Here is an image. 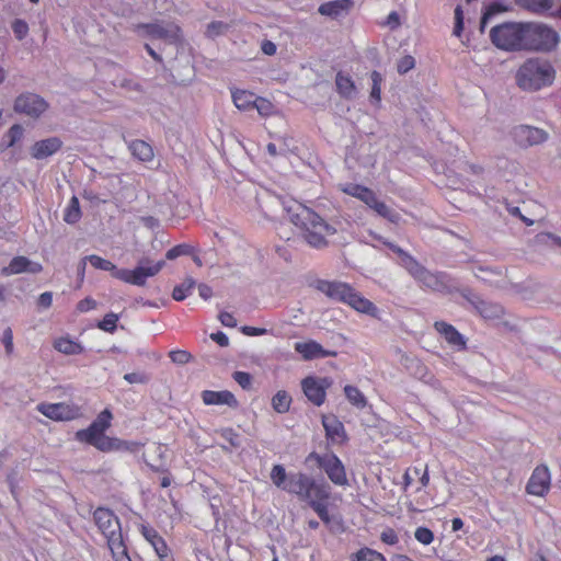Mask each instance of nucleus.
I'll return each instance as SVG.
<instances>
[{
  "label": "nucleus",
  "instance_id": "f257e3e1",
  "mask_svg": "<svg viewBox=\"0 0 561 561\" xmlns=\"http://www.w3.org/2000/svg\"><path fill=\"white\" fill-rule=\"evenodd\" d=\"M271 481L276 489L308 504L318 514L321 522L325 524L331 522L329 514L331 490L327 482L318 481L302 471L288 473L280 463L273 465Z\"/></svg>",
  "mask_w": 561,
  "mask_h": 561
},
{
  "label": "nucleus",
  "instance_id": "f03ea898",
  "mask_svg": "<svg viewBox=\"0 0 561 561\" xmlns=\"http://www.w3.org/2000/svg\"><path fill=\"white\" fill-rule=\"evenodd\" d=\"M317 289L329 299H334L350 306L359 313L378 317V308L373 301L364 297L354 287L345 282L319 280Z\"/></svg>",
  "mask_w": 561,
  "mask_h": 561
},
{
  "label": "nucleus",
  "instance_id": "7ed1b4c3",
  "mask_svg": "<svg viewBox=\"0 0 561 561\" xmlns=\"http://www.w3.org/2000/svg\"><path fill=\"white\" fill-rule=\"evenodd\" d=\"M294 224L300 228L304 241L313 249L327 248L328 237L336 233L334 226L308 207H302L294 217Z\"/></svg>",
  "mask_w": 561,
  "mask_h": 561
},
{
  "label": "nucleus",
  "instance_id": "20e7f679",
  "mask_svg": "<svg viewBox=\"0 0 561 561\" xmlns=\"http://www.w3.org/2000/svg\"><path fill=\"white\" fill-rule=\"evenodd\" d=\"M94 523L106 540L114 561H131L123 540L122 526L116 515L105 507H98L93 513Z\"/></svg>",
  "mask_w": 561,
  "mask_h": 561
},
{
  "label": "nucleus",
  "instance_id": "39448f33",
  "mask_svg": "<svg viewBox=\"0 0 561 561\" xmlns=\"http://www.w3.org/2000/svg\"><path fill=\"white\" fill-rule=\"evenodd\" d=\"M556 70L547 59L531 58L517 69L516 84L524 91H539L553 83Z\"/></svg>",
  "mask_w": 561,
  "mask_h": 561
},
{
  "label": "nucleus",
  "instance_id": "423d86ee",
  "mask_svg": "<svg viewBox=\"0 0 561 561\" xmlns=\"http://www.w3.org/2000/svg\"><path fill=\"white\" fill-rule=\"evenodd\" d=\"M112 412L108 411V409H104L85 430H78L76 432V439L87 445H91L103 453L119 448L118 439L111 438L105 435V431L112 425Z\"/></svg>",
  "mask_w": 561,
  "mask_h": 561
},
{
  "label": "nucleus",
  "instance_id": "0eeeda50",
  "mask_svg": "<svg viewBox=\"0 0 561 561\" xmlns=\"http://www.w3.org/2000/svg\"><path fill=\"white\" fill-rule=\"evenodd\" d=\"M560 43V36L548 25L536 22L524 24L523 51H552Z\"/></svg>",
  "mask_w": 561,
  "mask_h": 561
},
{
  "label": "nucleus",
  "instance_id": "6e6552de",
  "mask_svg": "<svg viewBox=\"0 0 561 561\" xmlns=\"http://www.w3.org/2000/svg\"><path fill=\"white\" fill-rule=\"evenodd\" d=\"M524 24L522 22H505L491 27L490 42L504 51H523Z\"/></svg>",
  "mask_w": 561,
  "mask_h": 561
},
{
  "label": "nucleus",
  "instance_id": "1a4fd4ad",
  "mask_svg": "<svg viewBox=\"0 0 561 561\" xmlns=\"http://www.w3.org/2000/svg\"><path fill=\"white\" fill-rule=\"evenodd\" d=\"M316 463L319 469L325 471L328 479L337 486L348 484L345 466L334 453L319 455L312 451L305 458V463Z\"/></svg>",
  "mask_w": 561,
  "mask_h": 561
},
{
  "label": "nucleus",
  "instance_id": "9d476101",
  "mask_svg": "<svg viewBox=\"0 0 561 561\" xmlns=\"http://www.w3.org/2000/svg\"><path fill=\"white\" fill-rule=\"evenodd\" d=\"M37 411L55 422H69L82 416V409L75 403H39Z\"/></svg>",
  "mask_w": 561,
  "mask_h": 561
},
{
  "label": "nucleus",
  "instance_id": "9b49d317",
  "mask_svg": "<svg viewBox=\"0 0 561 561\" xmlns=\"http://www.w3.org/2000/svg\"><path fill=\"white\" fill-rule=\"evenodd\" d=\"M48 108V103L44 98L33 92L21 93L13 104V110L28 117H38Z\"/></svg>",
  "mask_w": 561,
  "mask_h": 561
},
{
  "label": "nucleus",
  "instance_id": "f8f14e48",
  "mask_svg": "<svg viewBox=\"0 0 561 561\" xmlns=\"http://www.w3.org/2000/svg\"><path fill=\"white\" fill-rule=\"evenodd\" d=\"M526 493L533 496H545L551 490V472L545 465H537L526 483Z\"/></svg>",
  "mask_w": 561,
  "mask_h": 561
},
{
  "label": "nucleus",
  "instance_id": "ddd939ff",
  "mask_svg": "<svg viewBox=\"0 0 561 561\" xmlns=\"http://www.w3.org/2000/svg\"><path fill=\"white\" fill-rule=\"evenodd\" d=\"M330 386L331 381L328 378L308 376L301 380V389L305 397L316 407H321L325 402L327 390Z\"/></svg>",
  "mask_w": 561,
  "mask_h": 561
},
{
  "label": "nucleus",
  "instance_id": "4468645a",
  "mask_svg": "<svg viewBox=\"0 0 561 561\" xmlns=\"http://www.w3.org/2000/svg\"><path fill=\"white\" fill-rule=\"evenodd\" d=\"M142 31L153 38H159L168 43H179L181 41V28L172 22L142 24Z\"/></svg>",
  "mask_w": 561,
  "mask_h": 561
},
{
  "label": "nucleus",
  "instance_id": "2eb2a0df",
  "mask_svg": "<svg viewBox=\"0 0 561 561\" xmlns=\"http://www.w3.org/2000/svg\"><path fill=\"white\" fill-rule=\"evenodd\" d=\"M147 209L148 214L142 215V225L157 236L160 229L159 217L168 213L169 204L165 203L164 197H160L159 199H151L149 196Z\"/></svg>",
  "mask_w": 561,
  "mask_h": 561
},
{
  "label": "nucleus",
  "instance_id": "dca6fc26",
  "mask_svg": "<svg viewBox=\"0 0 561 561\" xmlns=\"http://www.w3.org/2000/svg\"><path fill=\"white\" fill-rule=\"evenodd\" d=\"M322 426H324L327 439L333 445H343L347 440L345 426L335 414L322 415Z\"/></svg>",
  "mask_w": 561,
  "mask_h": 561
},
{
  "label": "nucleus",
  "instance_id": "f3484780",
  "mask_svg": "<svg viewBox=\"0 0 561 561\" xmlns=\"http://www.w3.org/2000/svg\"><path fill=\"white\" fill-rule=\"evenodd\" d=\"M42 270L43 267L39 263L32 262L27 256H13L10 264L1 268V275L39 274Z\"/></svg>",
  "mask_w": 561,
  "mask_h": 561
},
{
  "label": "nucleus",
  "instance_id": "a211bd4d",
  "mask_svg": "<svg viewBox=\"0 0 561 561\" xmlns=\"http://www.w3.org/2000/svg\"><path fill=\"white\" fill-rule=\"evenodd\" d=\"M433 327L451 347L458 350L467 348L466 337L449 322L436 321Z\"/></svg>",
  "mask_w": 561,
  "mask_h": 561
},
{
  "label": "nucleus",
  "instance_id": "6ab92c4d",
  "mask_svg": "<svg viewBox=\"0 0 561 561\" xmlns=\"http://www.w3.org/2000/svg\"><path fill=\"white\" fill-rule=\"evenodd\" d=\"M468 300L476 308L478 314L485 320H499L505 314L504 307L499 304L482 300L477 296L468 298Z\"/></svg>",
  "mask_w": 561,
  "mask_h": 561
},
{
  "label": "nucleus",
  "instance_id": "aec40b11",
  "mask_svg": "<svg viewBox=\"0 0 561 561\" xmlns=\"http://www.w3.org/2000/svg\"><path fill=\"white\" fill-rule=\"evenodd\" d=\"M142 538L147 539L160 561H173L168 543L158 531L142 526Z\"/></svg>",
  "mask_w": 561,
  "mask_h": 561
},
{
  "label": "nucleus",
  "instance_id": "412c9836",
  "mask_svg": "<svg viewBox=\"0 0 561 561\" xmlns=\"http://www.w3.org/2000/svg\"><path fill=\"white\" fill-rule=\"evenodd\" d=\"M294 350L300 354L302 359L311 360L319 357L335 356V352L323 348L317 341L309 340L307 342H297Z\"/></svg>",
  "mask_w": 561,
  "mask_h": 561
},
{
  "label": "nucleus",
  "instance_id": "4be33fe9",
  "mask_svg": "<svg viewBox=\"0 0 561 561\" xmlns=\"http://www.w3.org/2000/svg\"><path fill=\"white\" fill-rule=\"evenodd\" d=\"M201 398L206 405H226L231 408L238 407V400L229 390H204L201 393Z\"/></svg>",
  "mask_w": 561,
  "mask_h": 561
},
{
  "label": "nucleus",
  "instance_id": "5701e85b",
  "mask_svg": "<svg viewBox=\"0 0 561 561\" xmlns=\"http://www.w3.org/2000/svg\"><path fill=\"white\" fill-rule=\"evenodd\" d=\"M356 199H359L366 204L369 209L376 211L377 215L387 218L388 220L394 221V215L390 207H388L382 201L377 199L376 193L367 188L362 195L357 196Z\"/></svg>",
  "mask_w": 561,
  "mask_h": 561
},
{
  "label": "nucleus",
  "instance_id": "b1692460",
  "mask_svg": "<svg viewBox=\"0 0 561 561\" xmlns=\"http://www.w3.org/2000/svg\"><path fill=\"white\" fill-rule=\"evenodd\" d=\"M61 147V140L57 137H50L44 140H37L31 148L33 159H46L55 154Z\"/></svg>",
  "mask_w": 561,
  "mask_h": 561
},
{
  "label": "nucleus",
  "instance_id": "393cba45",
  "mask_svg": "<svg viewBox=\"0 0 561 561\" xmlns=\"http://www.w3.org/2000/svg\"><path fill=\"white\" fill-rule=\"evenodd\" d=\"M353 5V0H331L321 3L318 11L321 15L336 19L342 12L350 11Z\"/></svg>",
  "mask_w": 561,
  "mask_h": 561
},
{
  "label": "nucleus",
  "instance_id": "a878e982",
  "mask_svg": "<svg viewBox=\"0 0 561 561\" xmlns=\"http://www.w3.org/2000/svg\"><path fill=\"white\" fill-rule=\"evenodd\" d=\"M412 473H416V478L420 479L421 489L427 488L430 484V471L428 466L425 465L423 468L419 466L407 469L403 473V490L407 491L413 483Z\"/></svg>",
  "mask_w": 561,
  "mask_h": 561
},
{
  "label": "nucleus",
  "instance_id": "bb28decb",
  "mask_svg": "<svg viewBox=\"0 0 561 561\" xmlns=\"http://www.w3.org/2000/svg\"><path fill=\"white\" fill-rule=\"evenodd\" d=\"M517 137L519 141H524L526 145H537L541 144L547 139V134L537 127L533 126H522L517 131Z\"/></svg>",
  "mask_w": 561,
  "mask_h": 561
},
{
  "label": "nucleus",
  "instance_id": "cd10ccee",
  "mask_svg": "<svg viewBox=\"0 0 561 561\" xmlns=\"http://www.w3.org/2000/svg\"><path fill=\"white\" fill-rule=\"evenodd\" d=\"M516 5L523 10L541 15L551 11L554 0H514Z\"/></svg>",
  "mask_w": 561,
  "mask_h": 561
},
{
  "label": "nucleus",
  "instance_id": "c85d7f7f",
  "mask_svg": "<svg viewBox=\"0 0 561 561\" xmlns=\"http://www.w3.org/2000/svg\"><path fill=\"white\" fill-rule=\"evenodd\" d=\"M256 99L257 96L250 91L241 89L232 90V101L236 107L241 111L252 110Z\"/></svg>",
  "mask_w": 561,
  "mask_h": 561
},
{
  "label": "nucleus",
  "instance_id": "c756f323",
  "mask_svg": "<svg viewBox=\"0 0 561 561\" xmlns=\"http://www.w3.org/2000/svg\"><path fill=\"white\" fill-rule=\"evenodd\" d=\"M54 348L65 355H79L83 353V346L68 336H61L55 340Z\"/></svg>",
  "mask_w": 561,
  "mask_h": 561
},
{
  "label": "nucleus",
  "instance_id": "7c9ffc66",
  "mask_svg": "<svg viewBox=\"0 0 561 561\" xmlns=\"http://www.w3.org/2000/svg\"><path fill=\"white\" fill-rule=\"evenodd\" d=\"M335 84L337 93L344 99H351L356 91L354 80L351 76L342 73L341 71L336 75Z\"/></svg>",
  "mask_w": 561,
  "mask_h": 561
},
{
  "label": "nucleus",
  "instance_id": "2f4dec72",
  "mask_svg": "<svg viewBox=\"0 0 561 561\" xmlns=\"http://www.w3.org/2000/svg\"><path fill=\"white\" fill-rule=\"evenodd\" d=\"M112 276L122 282L130 283L134 285H140V279H141L140 265L136 266L133 270L115 267Z\"/></svg>",
  "mask_w": 561,
  "mask_h": 561
},
{
  "label": "nucleus",
  "instance_id": "473e14b6",
  "mask_svg": "<svg viewBox=\"0 0 561 561\" xmlns=\"http://www.w3.org/2000/svg\"><path fill=\"white\" fill-rule=\"evenodd\" d=\"M164 265V259H151L149 256H142L141 262V276L142 278L158 275Z\"/></svg>",
  "mask_w": 561,
  "mask_h": 561
},
{
  "label": "nucleus",
  "instance_id": "72a5a7b5",
  "mask_svg": "<svg viewBox=\"0 0 561 561\" xmlns=\"http://www.w3.org/2000/svg\"><path fill=\"white\" fill-rule=\"evenodd\" d=\"M196 280L192 277H186L182 283L175 286L172 289V299L176 301H182L188 297L191 291L195 288Z\"/></svg>",
  "mask_w": 561,
  "mask_h": 561
},
{
  "label": "nucleus",
  "instance_id": "f704fd0d",
  "mask_svg": "<svg viewBox=\"0 0 561 561\" xmlns=\"http://www.w3.org/2000/svg\"><path fill=\"white\" fill-rule=\"evenodd\" d=\"M291 397L285 390H279L272 398V407L276 413L284 414L289 411Z\"/></svg>",
  "mask_w": 561,
  "mask_h": 561
},
{
  "label": "nucleus",
  "instance_id": "c9c22d12",
  "mask_svg": "<svg viewBox=\"0 0 561 561\" xmlns=\"http://www.w3.org/2000/svg\"><path fill=\"white\" fill-rule=\"evenodd\" d=\"M82 217V211L80 210L79 199L77 196H73L69 199L68 205L65 209L64 219L68 225H76L80 218Z\"/></svg>",
  "mask_w": 561,
  "mask_h": 561
},
{
  "label": "nucleus",
  "instance_id": "e433bc0d",
  "mask_svg": "<svg viewBox=\"0 0 561 561\" xmlns=\"http://www.w3.org/2000/svg\"><path fill=\"white\" fill-rule=\"evenodd\" d=\"M344 391H345V396L351 404H353L354 407H357L359 409H363L366 407V404H367L366 397L363 394V392L358 388L347 385L344 388Z\"/></svg>",
  "mask_w": 561,
  "mask_h": 561
},
{
  "label": "nucleus",
  "instance_id": "4c0bfd02",
  "mask_svg": "<svg viewBox=\"0 0 561 561\" xmlns=\"http://www.w3.org/2000/svg\"><path fill=\"white\" fill-rule=\"evenodd\" d=\"M195 254V248L187 244V243H181L173 248H170L164 254V257L168 260L178 259L180 256L184 255H194Z\"/></svg>",
  "mask_w": 561,
  "mask_h": 561
},
{
  "label": "nucleus",
  "instance_id": "58836bf2",
  "mask_svg": "<svg viewBox=\"0 0 561 561\" xmlns=\"http://www.w3.org/2000/svg\"><path fill=\"white\" fill-rule=\"evenodd\" d=\"M353 561H386L385 556L371 548L364 547L354 554Z\"/></svg>",
  "mask_w": 561,
  "mask_h": 561
},
{
  "label": "nucleus",
  "instance_id": "ea45409f",
  "mask_svg": "<svg viewBox=\"0 0 561 561\" xmlns=\"http://www.w3.org/2000/svg\"><path fill=\"white\" fill-rule=\"evenodd\" d=\"M402 266L407 270L408 273H410L413 278L417 277L419 275L423 274L426 270L424 266H422L412 256H405L401 260Z\"/></svg>",
  "mask_w": 561,
  "mask_h": 561
},
{
  "label": "nucleus",
  "instance_id": "a19ab883",
  "mask_svg": "<svg viewBox=\"0 0 561 561\" xmlns=\"http://www.w3.org/2000/svg\"><path fill=\"white\" fill-rule=\"evenodd\" d=\"M414 279L433 290H437L440 286L438 274H433L428 270H425L423 274L419 275Z\"/></svg>",
  "mask_w": 561,
  "mask_h": 561
},
{
  "label": "nucleus",
  "instance_id": "79ce46f5",
  "mask_svg": "<svg viewBox=\"0 0 561 561\" xmlns=\"http://www.w3.org/2000/svg\"><path fill=\"white\" fill-rule=\"evenodd\" d=\"M85 259H88V262L91 263V265L94 268L111 272V274H113L116 267V265L113 264L111 261L105 260L104 257L98 255H89L85 256Z\"/></svg>",
  "mask_w": 561,
  "mask_h": 561
},
{
  "label": "nucleus",
  "instance_id": "37998d69",
  "mask_svg": "<svg viewBox=\"0 0 561 561\" xmlns=\"http://www.w3.org/2000/svg\"><path fill=\"white\" fill-rule=\"evenodd\" d=\"M504 10H505L504 7L497 2H493V3L489 4V7L486 8L484 14H482L481 20H480V32L482 33L485 30L489 19H491L493 15H495L499 12H503Z\"/></svg>",
  "mask_w": 561,
  "mask_h": 561
},
{
  "label": "nucleus",
  "instance_id": "c03bdc74",
  "mask_svg": "<svg viewBox=\"0 0 561 561\" xmlns=\"http://www.w3.org/2000/svg\"><path fill=\"white\" fill-rule=\"evenodd\" d=\"M340 191L345 193L346 195L357 198V196L362 195L366 192L368 187L353 182H347L344 184H340L339 186Z\"/></svg>",
  "mask_w": 561,
  "mask_h": 561
},
{
  "label": "nucleus",
  "instance_id": "a18cd8bd",
  "mask_svg": "<svg viewBox=\"0 0 561 561\" xmlns=\"http://www.w3.org/2000/svg\"><path fill=\"white\" fill-rule=\"evenodd\" d=\"M414 538L423 546H430L434 540V534L431 528L417 527L414 530Z\"/></svg>",
  "mask_w": 561,
  "mask_h": 561
},
{
  "label": "nucleus",
  "instance_id": "49530a36",
  "mask_svg": "<svg viewBox=\"0 0 561 561\" xmlns=\"http://www.w3.org/2000/svg\"><path fill=\"white\" fill-rule=\"evenodd\" d=\"M253 108H256V111H259L260 115L263 117H268L274 112L273 103L270 100H266L262 96H259V99H256Z\"/></svg>",
  "mask_w": 561,
  "mask_h": 561
},
{
  "label": "nucleus",
  "instance_id": "de8ad7c7",
  "mask_svg": "<svg viewBox=\"0 0 561 561\" xmlns=\"http://www.w3.org/2000/svg\"><path fill=\"white\" fill-rule=\"evenodd\" d=\"M371 81H373V88L371 93H369V98H371L373 101L376 103L380 102V84H382L383 78L382 75H380L378 71L374 70L371 72Z\"/></svg>",
  "mask_w": 561,
  "mask_h": 561
},
{
  "label": "nucleus",
  "instance_id": "09e8293b",
  "mask_svg": "<svg viewBox=\"0 0 561 561\" xmlns=\"http://www.w3.org/2000/svg\"><path fill=\"white\" fill-rule=\"evenodd\" d=\"M118 320L117 314L107 313L103 317V320L98 322V328L104 332H114Z\"/></svg>",
  "mask_w": 561,
  "mask_h": 561
},
{
  "label": "nucleus",
  "instance_id": "8fccbe9b",
  "mask_svg": "<svg viewBox=\"0 0 561 561\" xmlns=\"http://www.w3.org/2000/svg\"><path fill=\"white\" fill-rule=\"evenodd\" d=\"M228 25L222 21H214L207 25L206 35L209 38H215L218 35L225 34Z\"/></svg>",
  "mask_w": 561,
  "mask_h": 561
},
{
  "label": "nucleus",
  "instance_id": "3c124183",
  "mask_svg": "<svg viewBox=\"0 0 561 561\" xmlns=\"http://www.w3.org/2000/svg\"><path fill=\"white\" fill-rule=\"evenodd\" d=\"M170 359L173 364L185 365L191 359V354L185 350H173L169 353Z\"/></svg>",
  "mask_w": 561,
  "mask_h": 561
},
{
  "label": "nucleus",
  "instance_id": "603ef678",
  "mask_svg": "<svg viewBox=\"0 0 561 561\" xmlns=\"http://www.w3.org/2000/svg\"><path fill=\"white\" fill-rule=\"evenodd\" d=\"M12 32L21 41L28 34V25L25 21L16 19L12 23Z\"/></svg>",
  "mask_w": 561,
  "mask_h": 561
},
{
  "label": "nucleus",
  "instance_id": "864d4df0",
  "mask_svg": "<svg viewBox=\"0 0 561 561\" xmlns=\"http://www.w3.org/2000/svg\"><path fill=\"white\" fill-rule=\"evenodd\" d=\"M414 65V58L411 55H405L397 62V71H399L400 75H404L413 69Z\"/></svg>",
  "mask_w": 561,
  "mask_h": 561
},
{
  "label": "nucleus",
  "instance_id": "5fc2aeb1",
  "mask_svg": "<svg viewBox=\"0 0 561 561\" xmlns=\"http://www.w3.org/2000/svg\"><path fill=\"white\" fill-rule=\"evenodd\" d=\"M22 136H23V128L21 125L15 124V125L11 126L8 131V138H9L8 146L9 147L14 146L16 142H19L21 140Z\"/></svg>",
  "mask_w": 561,
  "mask_h": 561
},
{
  "label": "nucleus",
  "instance_id": "6e6d98bb",
  "mask_svg": "<svg viewBox=\"0 0 561 561\" xmlns=\"http://www.w3.org/2000/svg\"><path fill=\"white\" fill-rule=\"evenodd\" d=\"M233 380L243 389H251L252 376L249 373L236 371L233 373Z\"/></svg>",
  "mask_w": 561,
  "mask_h": 561
},
{
  "label": "nucleus",
  "instance_id": "4d7b16f0",
  "mask_svg": "<svg viewBox=\"0 0 561 561\" xmlns=\"http://www.w3.org/2000/svg\"><path fill=\"white\" fill-rule=\"evenodd\" d=\"M454 19H456V23H454L453 35L460 37L463 28V18L459 5L454 10Z\"/></svg>",
  "mask_w": 561,
  "mask_h": 561
},
{
  "label": "nucleus",
  "instance_id": "13d9d810",
  "mask_svg": "<svg viewBox=\"0 0 561 561\" xmlns=\"http://www.w3.org/2000/svg\"><path fill=\"white\" fill-rule=\"evenodd\" d=\"M379 538H381V541L387 546H396L400 540L397 536L396 530L390 527L383 529L381 533V537Z\"/></svg>",
  "mask_w": 561,
  "mask_h": 561
},
{
  "label": "nucleus",
  "instance_id": "bf43d9fd",
  "mask_svg": "<svg viewBox=\"0 0 561 561\" xmlns=\"http://www.w3.org/2000/svg\"><path fill=\"white\" fill-rule=\"evenodd\" d=\"M2 343L4 351H7V354L10 356L13 352V333L11 328L4 329L2 333Z\"/></svg>",
  "mask_w": 561,
  "mask_h": 561
},
{
  "label": "nucleus",
  "instance_id": "052dcab7",
  "mask_svg": "<svg viewBox=\"0 0 561 561\" xmlns=\"http://www.w3.org/2000/svg\"><path fill=\"white\" fill-rule=\"evenodd\" d=\"M95 307L96 302L92 298H83L77 304V310L82 313L88 312L89 310H93Z\"/></svg>",
  "mask_w": 561,
  "mask_h": 561
},
{
  "label": "nucleus",
  "instance_id": "680f3d73",
  "mask_svg": "<svg viewBox=\"0 0 561 561\" xmlns=\"http://www.w3.org/2000/svg\"><path fill=\"white\" fill-rule=\"evenodd\" d=\"M210 340L217 343L221 347H226L229 344L228 336L222 331H217L210 334Z\"/></svg>",
  "mask_w": 561,
  "mask_h": 561
},
{
  "label": "nucleus",
  "instance_id": "e2e57ef3",
  "mask_svg": "<svg viewBox=\"0 0 561 561\" xmlns=\"http://www.w3.org/2000/svg\"><path fill=\"white\" fill-rule=\"evenodd\" d=\"M218 319H219V321H221V323H222L225 327H228V328H234V327L237 325L236 318H234V316H233V314H231V313H228V312H221V313H219Z\"/></svg>",
  "mask_w": 561,
  "mask_h": 561
},
{
  "label": "nucleus",
  "instance_id": "0e129e2a",
  "mask_svg": "<svg viewBox=\"0 0 561 561\" xmlns=\"http://www.w3.org/2000/svg\"><path fill=\"white\" fill-rule=\"evenodd\" d=\"M37 305L41 308H45V309L50 308V306H51V293L50 291L42 293L39 295V297L37 298Z\"/></svg>",
  "mask_w": 561,
  "mask_h": 561
},
{
  "label": "nucleus",
  "instance_id": "69168bd1",
  "mask_svg": "<svg viewBox=\"0 0 561 561\" xmlns=\"http://www.w3.org/2000/svg\"><path fill=\"white\" fill-rule=\"evenodd\" d=\"M153 158V150L149 144L142 140L141 144V160L142 162L150 161Z\"/></svg>",
  "mask_w": 561,
  "mask_h": 561
},
{
  "label": "nucleus",
  "instance_id": "338daca9",
  "mask_svg": "<svg viewBox=\"0 0 561 561\" xmlns=\"http://www.w3.org/2000/svg\"><path fill=\"white\" fill-rule=\"evenodd\" d=\"M222 437L230 442L233 447H238V434L233 428L224 430Z\"/></svg>",
  "mask_w": 561,
  "mask_h": 561
},
{
  "label": "nucleus",
  "instance_id": "774afa93",
  "mask_svg": "<svg viewBox=\"0 0 561 561\" xmlns=\"http://www.w3.org/2000/svg\"><path fill=\"white\" fill-rule=\"evenodd\" d=\"M242 332L248 336H260L263 335L266 331L262 328L244 325L242 327Z\"/></svg>",
  "mask_w": 561,
  "mask_h": 561
}]
</instances>
